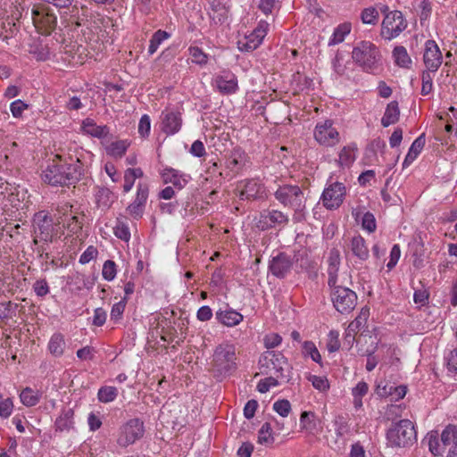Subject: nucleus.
Segmentation results:
<instances>
[{
    "label": "nucleus",
    "instance_id": "obj_1",
    "mask_svg": "<svg viewBox=\"0 0 457 457\" xmlns=\"http://www.w3.org/2000/svg\"><path fill=\"white\" fill-rule=\"evenodd\" d=\"M83 170V164L78 158H62L56 154L43 171L42 179L52 186H70L80 179Z\"/></svg>",
    "mask_w": 457,
    "mask_h": 457
},
{
    "label": "nucleus",
    "instance_id": "obj_2",
    "mask_svg": "<svg viewBox=\"0 0 457 457\" xmlns=\"http://www.w3.org/2000/svg\"><path fill=\"white\" fill-rule=\"evenodd\" d=\"M236 347L232 344L223 343L214 349L212 369L217 378L230 376L237 369Z\"/></svg>",
    "mask_w": 457,
    "mask_h": 457
},
{
    "label": "nucleus",
    "instance_id": "obj_3",
    "mask_svg": "<svg viewBox=\"0 0 457 457\" xmlns=\"http://www.w3.org/2000/svg\"><path fill=\"white\" fill-rule=\"evenodd\" d=\"M275 198L284 206L294 210V220L299 222L303 220L305 209V196L302 188L297 185H282L274 193Z\"/></svg>",
    "mask_w": 457,
    "mask_h": 457
},
{
    "label": "nucleus",
    "instance_id": "obj_4",
    "mask_svg": "<svg viewBox=\"0 0 457 457\" xmlns=\"http://www.w3.org/2000/svg\"><path fill=\"white\" fill-rule=\"evenodd\" d=\"M417 440V433L410 420H401L392 424L386 432L387 445L391 447H408Z\"/></svg>",
    "mask_w": 457,
    "mask_h": 457
},
{
    "label": "nucleus",
    "instance_id": "obj_5",
    "mask_svg": "<svg viewBox=\"0 0 457 457\" xmlns=\"http://www.w3.org/2000/svg\"><path fill=\"white\" fill-rule=\"evenodd\" d=\"M352 58L362 71H372L378 69L381 61V54L375 44L362 40L354 46Z\"/></svg>",
    "mask_w": 457,
    "mask_h": 457
},
{
    "label": "nucleus",
    "instance_id": "obj_6",
    "mask_svg": "<svg viewBox=\"0 0 457 457\" xmlns=\"http://www.w3.org/2000/svg\"><path fill=\"white\" fill-rule=\"evenodd\" d=\"M259 363L262 372L268 373L274 370L277 378H279L284 382H289L291 377L290 365L287 359L281 352L266 351L260 357Z\"/></svg>",
    "mask_w": 457,
    "mask_h": 457
},
{
    "label": "nucleus",
    "instance_id": "obj_7",
    "mask_svg": "<svg viewBox=\"0 0 457 457\" xmlns=\"http://www.w3.org/2000/svg\"><path fill=\"white\" fill-rule=\"evenodd\" d=\"M332 288L330 296L335 309L341 314H348L355 308L357 304V295L352 289L335 286Z\"/></svg>",
    "mask_w": 457,
    "mask_h": 457
},
{
    "label": "nucleus",
    "instance_id": "obj_8",
    "mask_svg": "<svg viewBox=\"0 0 457 457\" xmlns=\"http://www.w3.org/2000/svg\"><path fill=\"white\" fill-rule=\"evenodd\" d=\"M408 22L403 12L394 10V14H387L381 22L380 37L386 41H391L406 29Z\"/></svg>",
    "mask_w": 457,
    "mask_h": 457
},
{
    "label": "nucleus",
    "instance_id": "obj_9",
    "mask_svg": "<svg viewBox=\"0 0 457 457\" xmlns=\"http://www.w3.org/2000/svg\"><path fill=\"white\" fill-rule=\"evenodd\" d=\"M144 433L143 420L138 418L131 419L120 428L117 444L121 447H127L143 437Z\"/></svg>",
    "mask_w": 457,
    "mask_h": 457
},
{
    "label": "nucleus",
    "instance_id": "obj_10",
    "mask_svg": "<svg viewBox=\"0 0 457 457\" xmlns=\"http://www.w3.org/2000/svg\"><path fill=\"white\" fill-rule=\"evenodd\" d=\"M33 228L34 245H37L39 242H52L54 233L53 220L46 212L40 211L35 213L33 218Z\"/></svg>",
    "mask_w": 457,
    "mask_h": 457
},
{
    "label": "nucleus",
    "instance_id": "obj_11",
    "mask_svg": "<svg viewBox=\"0 0 457 457\" xmlns=\"http://www.w3.org/2000/svg\"><path fill=\"white\" fill-rule=\"evenodd\" d=\"M33 24L42 35H49L57 25V17L46 6L33 7L31 10Z\"/></svg>",
    "mask_w": 457,
    "mask_h": 457
},
{
    "label": "nucleus",
    "instance_id": "obj_12",
    "mask_svg": "<svg viewBox=\"0 0 457 457\" xmlns=\"http://www.w3.org/2000/svg\"><path fill=\"white\" fill-rule=\"evenodd\" d=\"M289 223V217L281 211L275 209L263 210L256 223L259 229L265 231L272 228H283Z\"/></svg>",
    "mask_w": 457,
    "mask_h": 457
},
{
    "label": "nucleus",
    "instance_id": "obj_13",
    "mask_svg": "<svg viewBox=\"0 0 457 457\" xmlns=\"http://www.w3.org/2000/svg\"><path fill=\"white\" fill-rule=\"evenodd\" d=\"M315 140L323 146L331 147L340 141V135L333 126L331 120L320 121L316 124L313 131Z\"/></svg>",
    "mask_w": 457,
    "mask_h": 457
},
{
    "label": "nucleus",
    "instance_id": "obj_14",
    "mask_svg": "<svg viewBox=\"0 0 457 457\" xmlns=\"http://www.w3.org/2000/svg\"><path fill=\"white\" fill-rule=\"evenodd\" d=\"M236 190L237 195L243 201L262 199L266 195L264 185L255 179L240 181Z\"/></svg>",
    "mask_w": 457,
    "mask_h": 457
},
{
    "label": "nucleus",
    "instance_id": "obj_15",
    "mask_svg": "<svg viewBox=\"0 0 457 457\" xmlns=\"http://www.w3.org/2000/svg\"><path fill=\"white\" fill-rule=\"evenodd\" d=\"M345 195V187L344 184L333 182L329 184L322 193V204L328 210H336L343 204Z\"/></svg>",
    "mask_w": 457,
    "mask_h": 457
},
{
    "label": "nucleus",
    "instance_id": "obj_16",
    "mask_svg": "<svg viewBox=\"0 0 457 457\" xmlns=\"http://www.w3.org/2000/svg\"><path fill=\"white\" fill-rule=\"evenodd\" d=\"M294 265V258L285 252H280L271 257L269 262V271L278 278H285Z\"/></svg>",
    "mask_w": 457,
    "mask_h": 457
},
{
    "label": "nucleus",
    "instance_id": "obj_17",
    "mask_svg": "<svg viewBox=\"0 0 457 457\" xmlns=\"http://www.w3.org/2000/svg\"><path fill=\"white\" fill-rule=\"evenodd\" d=\"M149 189L146 184L138 183L135 200L127 207L128 213L135 220H139L144 213Z\"/></svg>",
    "mask_w": 457,
    "mask_h": 457
},
{
    "label": "nucleus",
    "instance_id": "obj_18",
    "mask_svg": "<svg viewBox=\"0 0 457 457\" xmlns=\"http://www.w3.org/2000/svg\"><path fill=\"white\" fill-rule=\"evenodd\" d=\"M423 61L427 71L436 72L443 62L442 53L434 40H428L425 44Z\"/></svg>",
    "mask_w": 457,
    "mask_h": 457
},
{
    "label": "nucleus",
    "instance_id": "obj_19",
    "mask_svg": "<svg viewBox=\"0 0 457 457\" xmlns=\"http://www.w3.org/2000/svg\"><path fill=\"white\" fill-rule=\"evenodd\" d=\"M213 85L218 90L226 95L234 94L238 89L237 78L229 71H223L213 79Z\"/></svg>",
    "mask_w": 457,
    "mask_h": 457
},
{
    "label": "nucleus",
    "instance_id": "obj_20",
    "mask_svg": "<svg viewBox=\"0 0 457 457\" xmlns=\"http://www.w3.org/2000/svg\"><path fill=\"white\" fill-rule=\"evenodd\" d=\"M162 131L166 135L178 133L182 126V117L179 112L165 111L161 114Z\"/></svg>",
    "mask_w": 457,
    "mask_h": 457
},
{
    "label": "nucleus",
    "instance_id": "obj_21",
    "mask_svg": "<svg viewBox=\"0 0 457 457\" xmlns=\"http://www.w3.org/2000/svg\"><path fill=\"white\" fill-rule=\"evenodd\" d=\"M162 178L164 183H171L179 190L185 187L189 181V176L180 173L173 168H165L162 172Z\"/></svg>",
    "mask_w": 457,
    "mask_h": 457
},
{
    "label": "nucleus",
    "instance_id": "obj_22",
    "mask_svg": "<svg viewBox=\"0 0 457 457\" xmlns=\"http://www.w3.org/2000/svg\"><path fill=\"white\" fill-rule=\"evenodd\" d=\"M349 247L352 254L357 258L360 263H362L369 259L370 251L365 239L361 235L352 237Z\"/></svg>",
    "mask_w": 457,
    "mask_h": 457
},
{
    "label": "nucleus",
    "instance_id": "obj_23",
    "mask_svg": "<svg viewBox=\"0 0 457 457\" xmlns=\"http://www.w3.org/2000/svg\"><path fill=\"white\" fill-rule=\"evenodd\" d=\"M340 253L337 248H332L329 251L328 256V285L329 287L335 286L337 284V272L340 266Z\"/></svg>",
    "mask_w": 457,
    "mask_h": 457
},
{
    "label": "nucleus",
    "instance_id": "obj_24",
    "mask_svg": "<svg viewBox=\"0 0 457 457\" xmlns=\"http://www.w3.org/2000/svg\"><path fill=\"white\" fill-rule=\"evenodd\" d=\"M441 441L444 445H450L447 457H457V425L449 424L441 434Z\"/></svg>",
    "mask_w": 457,
    "mask_h": 457
},
{
    "label": "nucleus",
    "instance_id": "obj_25",
    "mask_svg": "<svg viewBox=\"0 0 457 457\" xmlns=\"http://www.w3.org/2000/svg\"><path fill=\"white\" fill-rule=\"evenodd\" d=\"M74 411L71 408H63L54 422L55 431L69 432L74 428Z\"/></svg>",
    "mask_w": 457,
    "mask_h": 457
},
{
    "label": "nucleus",
    "instance_id": "obj_26",
    "mask_svg": "<svg viewBox=\"0 0 457 457\" xmlns=\"http://www.w3.org/2000/svg\"><path fill=\"white\" fill-rule=\"evenodd\" d=\"M85 215L78 211L73 212L68 217H64L62 220H59V224H62L71 234H79L83 226Z\"/></svg>",
    "mask_w": 457,
    "mask_h": 457
},
{
    "label": "nucleus",
    "instance_id": "obj_27",
    "mask_svg": "<svg viewBox=\"0 0 457 457\" xmlns=\"http://www.w3.org/2000/svg\"><path fill=\"white\" fill-rule=\"evenodd\" d=\"M247 162L245 152L240 147L234 148L227 159V168L232 171H238L243 169Z\"/></svg>",
    "mask_w": 457,
    "mask_h": 457
},
{
    "label": "nucleus",
    "instance_id": "obj_28",
    "mask_svg": "<svg viewBox=\"0 0 457 457\" xmlns=\"http://www.w3.org/2000/svg\"><path fill=\"white\" fill-rule=\"evenodd\" d=\"M82 129L85 133L97 138L105 137L110 129L106 125L98 126L94 120L87 118L82 121Z\"/></svg>",
    "mask_w": 457,
    "mask_h": 457
},
{
    "label": "nucleus",
    "instance_id": "obj_29",
    "mask_svg": "<svg viewBox=\"0 0 457 457\" xmlns=\"http://www.w3.org/2000/svg\"><path fill=\"white\" fill-rule=\"evenodd\" d=\"M400 118V109L397 101H392L387 104L384 115L381 119V124L384 128L395 124Z\"/></svg>",
    "mask_w": 457,
    "mask_h": 457
},
{
    "label": "nucleus",
    "instance_id": "obj_30",
    "mask_svg": "<svg viewBox=\"0 0 457 457\" xmlns=\"http://www.w3.org/2000/svg\"><path fill=\"white\" fill-rule=\"evenodd\" d=\"M216 319L225 326L233 327L243 320V315L234 310L219 311Z\"/></svg>",
    "mask_w": 457,
    "mask_h": 457
},
{
    "label": "nucleus",
    "instance_id": "obj_31",
    "mask_svg": "<svg viewBox=\"0 0 457 457\" xmlns=\"http://www.w3.org/2000/svg\"><path fill=\"white\" fill-rule=\"evenodd\" d=\"M425 134L419 136L411 144L408 154L403 161V166H409L420 154L425 145Z\"/></svg>",
    "mask_w": 457,
    "mask_h": 457
},
{
    "label": "nucleus",
    "instance_id": "obj_32",
    "mask_svg": "<svg viewBox=\"0 0 457 457\" xmlns=\"http://www.w3.org/2000/svg\"><path fill=\"white\" fill-rule=\"evenodd\" d=\"M66 342L64 336L61 333H54L48 343V350L54 357H61L65 350Z\"/></svg>",
    "mask_w": 457,
    "mask_h": 457
},
{
    "label": "nucleus",
    "instance_id": "obj_33",
    "mask_svg": "<svg viewBox=\"0 0 457 457\" xmlns=\"http://www.w3.org/2000/svg\"><path fill=\"white\" fill-rule=\"evenodd\" d=\"M300 425L303 429L310 434H314L318 431V420L314 412L303 411L300 417Z\"/></svg>",
    "mask_w": 457,
    "mask_h": 457
},
{
    "label": "nucleus",
    "instance_id": "obj_34",
    "mask_svg": "<svg viewBox=\"0 0 457 457\" xmlns=\"http://www.w3.org/2000/svg\"><path fill=\"white\" fill-rule=\"evenodd\" d=\"M424 441L428 443L429 451L435 456L441 455L446 446L443 445L442 441L440 444L436 431H431L428 433Z\"/></svg>",
    "mask_w": 457,
    "mask_h": 457
},
{
    "label": "nucleus",
    "instance_id": "obj_35",
    "mask_svg": "<svg viewBox=\"0 0 457 457\" xmlns=\"http://www.w3.org/2000/svg\"><path fill=\"white\" fill-rule=\"evenodd\" d=\"M129 145V142L127 140L114 141L105 147V151L108 155L114 158H120L125 154Z\"/></svg>",
    "mask_w": 457,
    "mask_h": 457
},
{
    "label": "nucleus",
    "instance_id": "obj_36",
    "mask_svg": "<svg viewBox=\"0 0 457 457\" xmlns=\"http://www.w3.org/2000/svg\"><path fill=\"white\" fill-rule=\"evenodd\" d=\"M393 56L395 63L402 68H410L411 63V57L409 56L407 50L403 46H395L393 50Z\"/></svg>",
    "mask_w": 457,
    "mask_h": 457
},
{
    "label": "nucleus",
    "instance_id": "obj_37",
    "mask_svg": "<svg viewBox=\"0 0 457 457\" xmlns=\"http://www.w3.org/2000/svg\"><path fill=\"white\" fill-rule=\"evenodd\" d=\"M20 398L25 406L32 407L38 403L40 395L30 387H25L20 394Z\"/></svg>",
    "mask_w": 457,
    "mask_h": 457
},
{
    "label": "nucleus",
    "instance_id": "obj_38",
    "mask_svg": "<svg viewBox=\"0 0 457 457\" xmlns=\"http://www.w3.org/2000/svg\"><path fill=\"white\" fill-rule=\"evenodd\" d=\"M170 37V34L165 30L158 29L157 31H155L153 34V36L150 39V42H149V47H148L149 54H154L157 51L159 46L164 40L168 39Z\"/></svg>",
    "mask_w": 457,
    "mask_h": 457
},
{
    "label": "nucleus",
    "instance_id": "obj_39",
    "mask_svg": "<svg viewBox=\"0 0 457 457\" xmlns=\"http://www.w3.org/2000/svg\"><path fill=\"white\" fill-rule=\"evenodd\" d=\"M262 43V40L261 38H255L254 34L251 33L243 40L238 41V48L242 52H252L255 50Z\"/></svg>",
    "mask_w": 457,
    "mask_h": 457
},
{
    "label": "nucleus",
    "instance_id": "obj_40",
    "mask_svg": "<svg viewBox=\"0 0 457 457\" xmlns=\"http://www.w3.org/2000/svg\"><path fill=\"white\" fill-rule=\"evenodd\" d=\"M118 395V389L115 386H104L98 389L97 398L99 402L107 403L114 401Z\"/></svg>",
    "mask_w": 457,
    "mask_h": 457
},
{
    "label": "nucleus",
    "instance_id": "obj_41",
    "mask_svg": "<svg viewBox=\"0 0 457 457\" xmlns=\"http://www.w3.org/2000/svg\"><path fill=\"white\" fill-rule=\"evenodd\" d=\"M351 31V24L350 23H343V24H340L338 25L333 34H332V37L329 40V43L328 45H337V44H339L341 42H343L345 40V37L346 35H348Z\"/></svg>",
    "mask_w": 457,
    "mask_h": 457
},
{
    "label": "nucleus",
    "instance_id": "obj_42",
    "mask_svg": "<svg viewBox=\"0 0 457 457\" xmlns=\"http://www.w3.org/2000/svg\"><path fill=\"white\" fill-rule=\"evenodd\" d=\"M274 442L272 428L269 422H265L258 432V443L265 445H270Z\"/></svg>",
    "mask_w": 457,
    "mask_h": 457
},
{
    "label": "nucleus",
    "instance_id": "obj_43",
    "mask_svg": "<svg viewBox=\"0 0 457 457\" xmlns=\"http://www.w3.org/2000/svg\"><path fill=\"white\" fill-rule=\"evenodd\" d=\"M355 147L347 145L344 146L339 153V163L341 166L349 167L355 160Z\"/></svg>",
    "mask_w": 457,
    "mask_h": 457
},
{
    "label": "nucleus",
    "instance_id": "obj_44",
    "mask_svg": "<svg viewBox=\"0 0 457 457\" xmlns=\"http://www.w3.org/2000/svg\"><path fill=\"white\" fill-rule=\"evenodd\" d=\"M303 354L310 356L312 360L319 364L321 363V355L312 341H304L303 344Z\"/></svg>",
    "mask_w": 457,
    "mask_h": 457
},
{
    "label": "nucleus",
    "instance_id": "obj_45",
    "mask_svg": "<svg viewBox=\"0 0 457 457\" xmlns=\"http://www.w3.org/2000/svg\"><path fill=\"white\" fill-rule=\"evenodd\" d=\"M361 20L364 24L375 25L378 21V11L373 6L364 8L361 13Z\"/></svg>",
    "mask_w": 457,
    "mask_h": 457
},
{
    "label": "nucleus",
    "instance_id": "obj_46",
    "mask_svg": "<svg viewBox=\"0 0 457 457\" xmlns=\"http://www.w3.org/2000/svg\"><path fill=\"white\" fill-rule=\"evenodd\" d=\"M369 315H370L369 309L362 308L360 314L355 318L354 320H353L349 324V326H348L349 332H351V331L355 332V331L359 330L361 327H363L366 324Z\"/></svg>",
    "mask_w": 457,
    "mask_h": 457
},
{
    "label": "nucleus",
    "instance_id": "obj_47",
    "mask_svg": "<svg viewBox=\"0 0 457 457\" xmlns=\"http://www.w3.org/2000/svg\"><path fill=\"white\" fill-rule=\"evenodd\" d=\"M18 308L17 303H13L11 301L0 303V319L7 320L15 315V312Z\"/></svg>",
    "mask_w": 457,
    "mask_h": 457
},
{
    "label": "nucleus",
    "instance_id": "obj_48",
    "mask_svg": "<svg viewBox=\"0 0 457 457\" xmlns=\"http://www.w3.org/2000/svg\"><path fill=\"white\" fill-rule=\"evenodd\" d=\"M189 54L192 56V62L199 65H204L208 62V56L198 46H190Z\"/></svg>",
    "mask_w": 457,
    "mask_h": 457
},
{
    "label": "nucleus",
    "instance_id": "obj_49",
    "mask_svg": "<svg viewBox=\"0 0 457 457\" xmlns=\"http://www.w3.org/2000/svg\"><path fill=\"white\" fill-rule=\"evenodd\" d=\"M116 263L112 260H107L103 266V278L108 281H112L116 277Z\"/></svg>",
    "mask_w": 457,
    "mask_h": 457
},
{
    "label": "nucleus",
    "instance_id": "obj_50",
    "mask_svg": "<svg viewBox=\"0 0 457 457\" xmlns=\"http://www.w3.org/2000/svg\"><path fill=\"white\" fill-rule=\"evenodd\" d=\"M55 211V216L58 221L62 220L64 217H68L76 212L73 210V206L70 203L66 202L58 204Z\"/></svg>",
    "mask_w": 457,
    "mask_h": 457
},
{
    "label": "nucleus",
    "instance_id": "obj_51",
    "mask_svg": "<svg viewBox=\"0 0 457 457\" xmlns=\"http://www.w3.org/2000/svg\"><path fill=\"white\" fill-rule=\"evenodd\" d=\"M432 71H424L421 75L422 87L421 95L428 96L433 89V78L431 76Z\"/></svg>",
    "mask_w": 457,
    "mask_h": 457
},
{
    "label": "nucleus",
    "instance_id": "obj_52",
    "mask_svg": "<svg viewBox=\"0 0 457 457\" xmlns=\"http://www.w3.org/2000/svg\"><path fill=\"white\" fill-rule=\"evenodd\" d=\"M361 227L363 229L367 230L369 233H372L377 228V223L375 216L370 212H367L364 213L361 219Z\"/></svg>",
    "mask_w": 457,
    "mask_h": 457
},
{
    "label": "nucleus",
    "instance_id": "obj_53",
    "mask_svg": "<svg viewBox=\"0 0 457 457\" xmlns=\"http://www.w3.org/2000/svg\"><path fill=\"white\" fill-rule=\"evenodd\" d=\"M309 381L312 382L314 388L319 391L325 392L329 388L328 380L324 377H319L316 375H310Z\"/></svg>",
    "mask_w": 457,
    "mask_h": 457
},
{
    "label": "nucleus",
    "instance_id": "obj_54",
    "mask_svg": "<svg viewBox=\"0 0 457 457\" xmlns=\"http://www.w3.org/2000/svg\"><path fill=\"white\" fill-rule=\"evenodd\" d=\"M278 378L276 377H268L263 380H261L257 385V389L260 393H266L272 386H278Z\"/></svg>",
    "mask_w": 457,
    "mask_h": 457
},
{
    "label": "nucleus",
    "instance_id": "obj_55",
    "mask_svg": "<svg viewBox=\"0 0 457 457\" xmlns=\"http://www.w3.org/2000/svg\"><path fill=\"white\" fill-rule=\"evenodd\" d=\"M273 410L282 417H287L291 411V404L288 400L282 399L274 403Z\"/></svg>",
    "mask_w": 457,
    "mask_h": 457
},
{
    "label": "nucleus",
    "instance_id": "obj_56",
    "mask_svg": "<svg viewBox=\"0 0 457 457\" xmlns=\"http://www.w3.org/2000/svg\"><path fill=\"white\" fill-rule=\"evenodd\" d=\"M282 342V337L277 333H270L267 334L263 338L264 346L270 351V349L275 348L279 345Z\"/></svg>",
    "mask_w": 457,
    "mask_h": 457
},
{
    "label": "nucleus",
    "instance_id": "obj_57",
    "mask_svg": "<svg viewBox=\"0 0 457 457\" xmlns=\"http://www.w3.org/2000/svg\"><path fill=\"white\" fill-rule=\"evenodd\" d=\"M114 235L123 240L128 242L130 238V232L129 227L123 223L119 221L117 225L114 227Z\"/></svg>",
    "mask_w": 457,
    "mask_h": 457
},
{
    "label": "nucleus",
    "instance_id": "obj_58",
    "mask_svg": "<svg viewBox=\"0 0 457 457\" xmlns=\"http://www.w3.org/2000/svg\"><path fill=\"white\" fill-rule=\"evenodd\" d=\"M151 120L147 114L142 115L138 123V133L142 137H146L150 134Z\"/></svg>",
    "mask_w": 457,
    "mask_h": 457
},
{
    "label": "nucleus",
    "instance_id": "obj_59",
    "mask_svg": "<svg viewBox=\"0 0 457 457\" xmlns=\"http://www.w3.org/2000/svg\"><path fill=\"white\" fill-rule=\"evenodd\" d=\"M13 411V403L11 398L3 399L0 402V417L2 419L9 418Z\"/></svg>",
    "mask_w": 457,
    "mask_h": 457
},
{
    "label": "nucleus",
    "instance_id": "obj_60",
    "mask_svg": "<svg viewBox=\"0 0 457 457\" xmlns=\"http://www.w3.org/2000/svg\"><path fill=\"white\" fill-rule=\"evenodd\" d=\"M29 108V105L23 101L18 99L13 101L10 105V110L14 118H20L22 112Z\"/></svg>",
    "mask_w": 457,
    "mask_h": 457
},
{
    "label": "nucleus",
    "instance_id": "obj_61",
    "mask_svg": "<svg viewBox=\"0 0 457 457\" xmlns=\"http://www.w3.org/2000/svg\"><path fill=\"white\" fill-rule=\"evenodd\" d=\"M113 198L112 192L108 188H101L97 193V201L104 205H110Z\"/></svg>",
    "mask_w": 457,
    "mask_h": 457
},
{
    "label": "nucleus",
    "instance_id": "obj_62",
    "mask_svg": "<svg viewBox=\"0 0 457 457\" xmlns=\"http://www.w3.org/2000/svg\"><path fill=\"white\" fill-rule=\"evenodd\" d=\"M97 253H98L97 249L95 246L90 245L80 255L79 262L81 264H87L90 261H92L95 258H96Z\"/></svg>",
    "mask_w": 457,
    "mask_h": 457
},
{
    "label": "nucleus",
    "instance_id": "obj_63",
    "mask_svg": "<svg viewBox=\"0 0 457 457\" xmlns=\"http://www.w3.org/2000/svg\"><path fill=\"white\" fill-rule=\"evenodd\" d=\"M126 306V297H124L123 300L120 301L119 303H115L111 311V319L112 320H119L125 310Z\"/></svg>",
    "mask_w": 457,
    "mask_h": 457
},
{
    "label": "nucleus",
    "instance_id": "obj_64",
    "mask_svg": "<svg viewBox=\"0 0 457 457\" xmlns=\"http://www.w3.org/2000/svg\"><path fill=\"white\" fill-rule=\"evenodd\" d=\"M36 295L44 297L49 293V287L46 279H38L33 285Z\"/></svg>",
    "mask_w": 457,
    "mask_h": 457
}]
</instances>
